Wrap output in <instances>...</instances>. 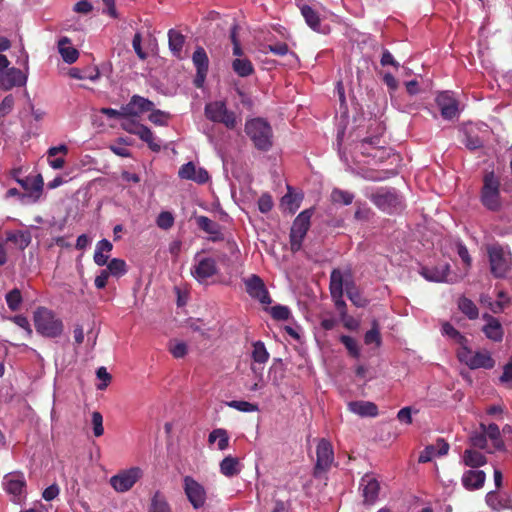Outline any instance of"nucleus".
<instances>
[{
	"mask_svg": "<svg viewBox=\"0 0 512 512\" xmlns=\"http://www.w3.org/2000/svg\"><path fill=\"white\" fill-rule=\"evenodd\" d=\"M36 332L47 338H57L64 330L63 321L54 311L46 307H39L33 313Z\"/></svg>",
	"mask_w": 512,
	"mask_h": 512,
	"instance_id": "obj_1",
	"label": "nucleus"
},
{
	"mask_svg": "<svg viewBox=\"0 0 512 512\" xmlns=\"http://www.w3.org/2000/svg\"><path fill=\"white\" fill-rule=\"evenodd\" d=\"M490 271L495 278H504L512 269V252L508 245L493 243L486 248Z\"/></svg>",
	"mask_w": 512,
	"mask_h": 512,
	"instance_id": "obj_2",
	"label": "nucleus"
},
{
	"mask_svg": "<svg viewBox=\"0 0 512 512\" xmlns=\"http://www.w3.org/2000/svg\"><path fill=\"white\" fill-rule=\"evenodd\" d=\"M245 132L257 149L267 151L272 147V128L266 120L262 118L247 120Z\"/></svg>",
	"mask_w": 512,
	"mask_h": 512,
	"instance_id": "obj_3",
	"label": "nucleus"
},
{
	"mask_svg": "<svg viewBox=\"0 0 512 512\" xmlns=\"http://www.w3.org/2000/svg\"><path fill=\"white\" fill-rule=\"evenodd\" d=\"M457 358L471 370H489L495 366V360L493 359L490 351L486 349L473 351L467 345H462L457 350Z\"/></svg>",
	"mask_w": 512,
	"mask_h": 512,
	"instance_id": "obj_4",
	"label": "nucleus"
},
{
	"mask_svg": "<svg viewBox=\"0 0 512 512\" xmlns=\"http://www.w3.org/2000/svg\"><path fill=\"white\" fill-rule=\"evenodd\" d=\"M480 199L483 206L493 212L502 206L500 182L493 172L484 176Z\"/></svg>",
	"mask_w": 512,
	"mask_h": 512,
	"instance_id": "obj_5",
	"label": "nucleus"
},
{
	"mask_svg": "<svg viewBox=\"0 0 512 512\" xmlns=\"http://www.w3.org/2000/svg\"><path fill=\"white\" fill-rule=\"evenodd\" d=\"M204 112L208 120L221 123L228 129H234L237 126L238 121L235 113L229 110L222 100L207 103Z\"/></svg>",
	"mask_w": 512,
	"mask_h": 512,
	"instance_id": "obj_6",
	"label": "nucleus"
},
{
	"mask_svg": "<svg viewBox=\"0 0 512 512\" xmlns=\"http://www.w3.org/2000/svg\"><path fill=\"white\" fill-rule=\"evenodd\" d=\"M371 201L380 210L389 214L404 208L402 196L395 189L380 188L371 195Z\"/></svg>",
	"mask_w": 512,
	"mask_h": 512,
	"instance_id": "obj_7",
	"label": "nucleus"
},
{
	"mask_svg": "<svg viewBox=\"0 0 512 512\" xmlns=\"http://www.w3.org/2000/svg\"><path fill=\"white\" fill-rule=\"evenodd\" d=\"M121 127L129 134L138 136L153 152H159L161 150L160 139L154 135L148 126L133 119V117L124 118V121L121 123Z\"/></svg>",
	"mask_w": 512,
	"mask_h": 512,
	"instance_id": "obj_8",
	"label": "nucleus"
},
{
	"mask_svg": "<svg viewBox=\"0 0 512 512\" xmlns=\"http://www.w3.org/2000/svg\"><path fill=\"white\" fill-rule=\"evenodd\" d=\"M143 474L142 468L133 466L120 470L110 478L109 483L116 492L124 493L129 491L143 477Z\"/></svg>",
	"mask_w": 512,
	"mask_h": 512,
	"instance_id": "obj_9",
	"label": "nucleus"
},
{
	"mask_svg": "<svg viewBox=\"0 0 512 512\" xmlns=\"http://www.w3.org/2000/svg\"><path fill=\"white\" fill-rule=\"evenodd\" d=\"M3 489L15 503H21L26 497V479L21 471L7 473L2 480Z\"/></svg>",
	"mask_w": 512,
	"mask_h": 512,
	"instance_id": "obj_10",
	"label": "nucleus"
},
{
	"mask_svg": "<svg viewBox=\"0 0 512 512\" xmlns=\"http://www.w3.org/2000/svg\"><path fill=\"white\" fill-rule=\"evenodd\" d=\"M311 210L302 211L294 220L290 231V244L292 251L300 250L303 239L310 227Z\"/></svg>",
	"mask_w": 512,
	"mask_h": 512,
	"instance_id": "obj_11",
	"label": "nucleus"
},
{
	"mask_svg": "<svg viewBox=\"0 0 512 512\" xmlns=\"http://www.w3.org/2000/svg\"><path fill=\"white\" fill-rule=\"evenodd\" d=\"M184 493L194 509L203 508L207 500L205 487L192 476L183 478Z\"/></svg>",
	"mask_w": 512,
	"mask_h": 512,
	"instance_id": "obj_12",
	"label": "nucleus"
},
{
	"mask_svg": "<svg viewBox=\"0 0 512 512\" xmlns=\"http://www.w3.org/2000/svg\"><path fill=\"white\" fill-rule=\"evenodd\" d=\"M217 272L218 267L213 258H198V255L195 257L194 264L191 267V275L198 283L207 285L209 283V279L216 275Z\"/></svg>",
	"mask_w": 512,
	"mask_h": 512,
	"instance_id": "obj_13",
	"label": "nucleus"
},
{
	"mask_svg": "<svg viewBox=\"0 0 512 512\" xmlns=\"http://www.w3.org/2000/svg\"><path fill=\"white\" fill-rule=\"evenodd\" d=\"M24 59L23 65L25 71L17 69L15 67L7 69L0 75V87L4 90H10L15 86H24L27 83V71H28V54L22 49Z\"/></svg>",
	"mask_w": 512,
	"mask_h": 512,
	"instance_id": "obj_14",
	"label": "nucleus"
},
{
	"mask_svg": "<svg viewBox=\"0 0 512 512\" xmlns=\"http://www.w3.org/2000/svg\"><path fill=\"white\" fill-rule=\"evenodd\" d=\"M421 276L430 282H456L457 276L450 272V265L446 262L434 266H422L419 270Z\"/></svg>",
	"mask_w": 512,
	"mask_h": 512,
	"instance_id": "obj_15",
	"label": "nucleus"
},
{
	"mask_svg": "<svg viewBox=\"0 0 512 512\" xmlns=\"http://www.w3.org/2000/svg\"><path fill=\"white\" fill-rule=\"evenodd\" d=\"M436 104L440 110L441 116L446 120H452L459 116V102L451 91L440 92L436 96Z\"/></svg>",
	"mask_w": 512,
	"mask_h": 512,
	"instance_id": "obj_16",
	"label": "nucleus"
},
{
	"mask_svg": "<svg viewBox=\"0 0 512 512\" xmlns=\"http://www.w3.org/2000/svg\"><path fill=\"white\" fill-rule=\"evenodd\" d=\"M316 456L315 475L318 476L329 470L334 462L333 447L328 440L324 438L319 440L316 447Z\"/></svg>",
	"mask_w": 512,
	"mask_h": 512,
	"instance_id": "obj_17",
	"label": "nucleus"
},
{
	"mask_svg": "<svg viewBox=\"0 0 512 512\" xmlns=\"http://www.w3.org/2000/svg\"><path fill=\"white\" fill-rule=\"evenodd\" d=\"M246 292L262 304H270L271 298L263 280L255 274L244 279Z\"/></svg>",
	"mask_w": 512,
	"mask_h": 512,
	"instance_id": "obj_18",
	"label": "nucleus"
},
{
	"mask_svg": "<svg viewBox=\"0 0 512 512\" xmlns=\"http://www.w3.org/2000/svg\"><path fill=\"white\" fill-rule=\"evenodd\" d=\"M359 489L365 504H374L379 496L380 483L373 474H366L361 478Z\"/></svg>",
	"mask_w": 512,
	"mask_h": 512,
	"instance_id": "obj_19",
	"label": "nucleus"
},
{
	"mask_svg": "<svg viewBox=\"0 0 512 512\" xmlns=\"http://www.w3.org/2000/svg\"><path fill=\"white\" fill-rule=\"evenodd\" d=\"M482 318L485 321L482 332L486 338L493 342H501L504 338V329L500 321L488 313H484Z\"/></svg>",
	"mask_w": 512,
	"mask_h": 512,
	"instance_id": "obj_20",
	"label": "nucleus"
},
{
	"mask_svg": "<svg viewBox=\"0 0 512 512\" xmlns=\"http://www.w3.org/2000/svg\"><path fill=\"white\" fill-rule=\"evenodd\" d=\"M181 179L193 180L199 184L206 183L209 180L208 172L201 167H196L193 162L182 165L178 171Z\"/></svg>",
	"mask_w": 512,
	"mask_h": 512,
	"instance_id": "obj_21",
	"label": "nucleus"
},
{
	"mask_svg": "<svg viewBox=\"0 0 512 512\" xmlns=\"http://www.w3.org/2000/svg\"><path fill=\"white\" fill-rule=\"evenodd\" d=\"M486 474L482 470L470 469L461 477L462 485L469 491L478 490L484 486Z\"/></svg>",
	"mask_w": 512,
	"mask_h": 512,
	"instance_id": "obj_22",
	"label": "nucleus"
},
{
	"mask_svg": "<svg viewBox=\"0 0 512 512\" xmlns=\"http://www.w3.org/2000/svg\"><path fill=\"white\" fill-rule=\"evenodd\" d=\"M449 451V444L444 439H438L435 444L428 445L420 453L418 461L420 463H427L436 456H444Z\"/></svg>",
	"mask_w": 512,
	"mask_h": 512,
	"instance_id": "obj_23",
	"label": "nucleus"
},
{
	"mask_svg": "<svg viewBox=\"0 0 512 512\" xmlns=\"http://www.w3.org/2000/svg\"><path fill=\"white\" fill-rule=\"evenodd\" d=\"M16 181L24 190L28 191V194H26L27 197L33 198L34 201L40 198L43 191V179L41 175L26 177L24 179L17 178Z\"/></svg>",
	"mask_w": 512,
	"mask_h": 512,
	"instance_id": "obj_24",
	"label": "nucleus"
},
{
	"mask_svg": "<svg viewBox=\"0 0 512 512\" xmlns=\"http://www.w3.org/2000/svg\"><path fill=\"white\" fill-rule=\"evenodd\" d=\"M196 223L201 230L210 235L209 240L213 242L223 240L221 226L217 222L212 221L207 216L201 215L196 217Z\"/></svg>",
	"mask_w": 512,
	"mask_h": 512,
	"instance_id": "obj_25",
	"label": "nucleus"
},
{
	"mask_svg": "<svg viewBox=\"0 0 512 512\" xmlns=\"http://www.w3.org/2000/svg\"><path fill=\"white\" fill-rule=\"evenodd\" d=\"M168 44L169 50L174 57L180 60L184 59L183 47L185 44V36L181 32L170 29L168 31Z\"/></svg>",
	"mask_w": 512,
	"mask_h": 512,
	"instance_id": "obj_26",
	"label": "nucleus"
},
{
	"mask_svg": "<svg viewBox=\"0 0 512 512\" xmlns=\"http://www.w3.org/2000/svg\"><path fill=\"white\" fill-rule=\"evenodd\" d=\"M58 52L67 64H73L79 58L78 50L72 46L71 40L66 36L58 40Z\"/></svg>",
	"mask_w": 512,
	"mask_h": 512,
	"instance_id": "obj_27",
	"label": "nucleus"
},
{
	"mask_svg": "<svg viewBox=\"0 0 512 512\" xmlns=\"http://www.w3.org/2000/svg\"><path fill=\"white\" fill-rule=\"evenodd\" d=\"M348 409L361 417H375L378 414V407L370 401H351Z\"/></svg>",
	"mask_w": 512,
	"mask_h": 512,
	"instance_id": "obj_28",
	"label": "nucleus"
},
{
	"mask_svg": "<svg viewBox=\"0 0 512 512\" xmlns=\"http://www.w3.org/2000/svg\"><path fill=\"white\" fill-rule=\"evenodd\" d=\"M480 429L486 433L487 439H489L492 443L494 450L504 451L505 444L501 436V431L498 425L491 423L489 425H485L484 423L480 424Z\"/></svg>",
	"mask_w": 512,
	"mask_h": 512,
	"instance_id": "obj_29",
	"label": "nucleus"
},
{
	"mask_svg": "<svg viewBox=\"0 0 512 512\" xmlns=\"http://www.w3.org/2000/svg\"><path fill=\"white\" fill-rule=\"evenodd\" d=\"M219 468L222 475L231 478L241 472L242 465L238 458L229 455L220 462Z\"/></svg>",
	"mask_w": 512,
	"mask_h": 512,
	"instance_id": "obj_30",
	"label": "nucleus"
},
{
	"mask_svg": "<svg viewBox=\"0 0 512 512\" xmlns=\"http://www.w3.org/2000/svg\"><path fill=\"white\" fill-rule=\"evenodd\" d=\"M113 249L112 243L107 239H102L98 241L96 244L95 252H94V262L98 266H104L107 264L109 259V254Z\"/></svg>",
	"mask_w": 512,
	"mask_h": 512,
	"instance_id": "obj_31",
	"label": "nucleus"
},
{
	"mask_svg": "<svg viewBox=\"0 0 512 512\" xmlns=\"http://www.w3.org/2000/svg\"><path fill=\"white\" fill-rule=\"evenodd\" d=\"M461 459L465 466L471 467L472 469L479 468L487 463L486 456L473 449H466Z\"/></svg>",
	"mask_w": 512,
	"mask_h": 512,
	"instance_id": "obj_32",
	"label": "nucleus"
},
{
	"mask_svg": "<svg viewBox=\"0 0 512 512\" xmlns=\"http://www.w3.org/2000/svg\"><path fill=\"white\" fill-rule=\"evenodd\" d=\"M252 347L253 349L251 357L254 363L252 364L251 369L253 370V372H257L259 368L256 366V364L264 365L269 359V353L262 341L254 342L252 344Z\"/></svg>",
	"mask_w": 512,
	"mask_h": 512,
	"instance_id": "obj_33",
	"label": "nucleus"
},
{
	"mask_svg": "<svg viewBox=\"0 0 512 512\" xmlns=\"http://www.w3.org/2000/svg\"><path fill=\"white\" fill-rule=\"evenodd\" d=\"M229 435L228 432L223 428H216L212 430L208 435L209 445H216L220 451H225L229 447Z\"/></svg>",
	"mask_w": 512,
	"mask_h": 512,
	"instance_id": "obj_34",
	"label": "nucleus"
},
{
	"mask_svg": "<svg viewBox=\"0 0 512 512\" xmlns=\"http://www.w3.org/2000/svg\"><path fill=\"white\" fill-rule=\"evenodd\" d=\"M485 501L487 505L494 511H501L511 507L510 500L497 493L496 491H490L486 494Z\"/></svg>",
	"mask_w": 512,
	"mask_h": 512,
	"instance_id": "obj_35",
	"label": "nucleus"
},
{
	"mask_svg": "<svg viewBox=\"0 0 512 512\" xmlns=\"http://www.w3.org/2000/svg\"><path fill=\"white\" fill-rule=\"evenodd\" d=\"M380 139L379 137H372L363 139L359 144V149L362 154L367 156L376 157L378 153L383 154L384 151H382L379 147Z\"/></svg>",
	"mask_w": 512,
	"mask_h": 512,
	"instance_id": "obj_36",
	"label": "nucleus"
},
{
	"mask_svg": "<svg viewBox=\"0 0 512 512\" xmlns=\"http://www.w3.org/2000/svg\"><path fill=\"white\" fill-rule=\"evenodd\" d=\"M232 69L239 77H248L254 73L252 62L246 58H235L232 61Z\"/></svg>",
	"mask_w": 512,
	"mask_h": 512,
	"instance_id": "obj_37",
	"label": "nucleus"
},
{
	"mask_svg": "<svg viewBox=\"0 0 512 512\" xmlns=\"http://www.w3.org/2000/svg\"><path fill=\"white\" fill-rule=\"evenodd\" d=\"M300 10H301V14L304 17L307 25L314 31H319L320 18H319L318 13L309 5L301 6Z\"/></svg>",
	"mask_w": 512,
	"mask_h": 512,
	"instance_id": "obj_38",
	"label": "nucleus"
},
{
	"mask_svg": "<svg viewBox=\"0 0 512 512\" xmlns=\"http://www.w3.org/2000/svg\"><path fill=\"white\" fill-rule=\"evenodd\" d=\"M459 310L465 314L470 320H474L479 316V310L475 303L467 297H460L458 300Z\"/></svg>",
	"mask_w": 512,
	"mask_h": 512,
	"instance_id": "obj_39",
	"label": "nucleus"
},
{
	"mask_svg": "<svg viewBox=\"0 0 512 512\" xmlns=\"http://www.w3.org/2000/svg\"><path fill=\"white\" fill-rule=\"evenodd\" d=\"M345 290L350 301L357 307H365L368 300L364 298L353 282L345 283Z\"/></svg>",
	"mask_w": 512,
	"mask_h": 512,
	"instance_id": "obj_40",
	"label": "nucleus"
},
{
	"mask_svg": "<svg viewBox=\"0 0 512 512\" xmlns=\"http://www.w3.org/2000/svg\"><path fill=\"white\" fill-rule=\"evenodd\" d=\"M192 62L196 68V71H208L209 59L203 47L198 46L195 49L192 55Z\"/></svg>",
	"mask_w": 512,
	"mask_h": 512,
	"instance_id": "obj_41",
	"label": "nucleus"
},
{
	"mask_svg": "<svg viewBox=\"0 0 512 512\" xmlns=\"http://www.w3.org/2000/svg\"><path fill=\"white\" fill-rule=\"evenodd\" d=\"M463 143L468 149L475 150L482 146L483 140L475 131L474 127H468L464 132Z\"/></svg>",
	"mask_w": 512,
	"mask_h": 512,
	"instance_id": "obj_42",
	"label": "nucleus"
},
{
	"mask_svg": "<svg viewBox=\"0 0 512 512\" xmlns=\"http://www.w3.org/2000/svg\"><path fill=\"white\" fill-rule=\"evenodd\" d=\"M302 200V196L297 193H293L291 188L288 187V192L282 197V205L285 206L291 213H294L299 207Z\"/></svg>",
	"mask_w": 512,
	"mask_h": 512,
	"instance_id": "obj_43",
	"label": "nucleus"
},
{
	"mask_svg": "<svg viewBox=\"0 0 512 512\" xmlns=\"http://www.w3.org/2000/svg\"><path fill=\"white\" fill-rule=\"evenodd\" d=\"M346 282L348 281L344 279L342 272L338 269H334L330 276V293H343V287Z\"/></svg>",
	"mask_w": 512,
	"mask_h": 512,
	"instance_id": "obj_44",
	"label": "nucleus"
},
{
	"mask_svg": "<svg viewBox=\"0 0 512 512\" xmlns=\"http://www.w3.org/2000/svg\"><path fill=\"white\" fill-rule=\"evenodd\" d=\"M7 240L18 245L21 250H24L30 244L31 237L26 231H15L7 234Z\"/></svg>",
	"mask_w": 512,
	"mask_h": 512,
	"instance_id": "obj_45",
	"label": "nucleus"
},
{
	"mask_svg": "<svg viewBox=\"0 0 512 512\" xmlns=\"http://www.w3.org/2000/svg\"><path fill=\"white\" fill-rule=\"evenodd\" d=\"M510 301V297L504 291H499L497 293V300L489 302L488 308L493 313L498 314L504 311V309L509 305Z\"/></svg>",
	"mask_w": 512,
	"mask_h": 512,
	"instance_id": "obj_46",
	"label": "nucleus"
},
{
	"mask_svg": "<svg viewBox=\"0 0 512 512\" xmlns=\"http://www.w3.org/2000/svg\"><path fill=\"white\" fill-rule=\"evenodd\" d=\"M109 272V275L115 276V277H121L127 272V265L126 262L119 258H113L110 260V262H107V269Z\"/></svg>",
	"mask_w": 512,
	"mask_h": 512,
	"instance_id": "obj_47",
	"label": "nucleus"
},
{
	"mask_svg": "<svg viewBox=\"0 0 512 512\" xmlns=\"http://www.w3.org/2000/svg\"><path fill=\"white\" fill-rule=\"evenodd\" d=\"M285 369L281 359H275L274 363L269 369V377L272 383L276 386L280 385V382L284 378Z\"/></svg>",
	"mask_w": 512,
	"mask_h": 512,
	"instance_id": "obj_48",
	"label": "nucleus"
},
{
	"mask_svg": "<svg viewBox=\"0 0 512 512\" xmlns=\"http://www.w3.org/2000/svg\"><path fill=\"white\" fill-rule=\"evenodd\" d=\"M149 512H171L169 504L161 493L156 492L152 497Z\"/></svg>",
	"mask_w": 512,
	"mask_h": 512,
	"instance_id": "obj_49",
	"label": "nucleus"
},
{
	"mask_svg": "<svg viewBox=\"0 0 512 512\" xmlns=\"http://www.w3.org/2000/svg\"><path fill=\"white\" fill-rule=\"evenodd\" d=\"M442 334L455 340L460 344V347L462 345H467V339L448 322L442 325Z\"/></svg>",
	"mask_w": 512,
	"mask_h": 512,
	"instance_id": "obj_50",
	"label": "nucleus"
},
{
	"mask_svg": "<svg viewBox=\"0 0 512 512\" xmlns=\"http://www.w3.org/2000/svg\"><path fill=\"white\" fill-rule=\"evenodd\" d=\"M331 200L334 203L350 205L354 200V194L349 191L335 188L331 192Z\"/></svg>",
	"mask_w": 512,
	"mask_h": 512,
	"instance_id": "obj_51",
	"label": "nucleus"
},
{
	"mask_svg": "<svg viewBox=\"0 0 512 512\" xmlns=\"http://www.w3.org/2000/svg\"><path fill=\"white\" fill-rule=\"evenodd\" d=\"M133 105H135L137 109V116H140L141 114L145 112H150L155 107L154 103L150 101L147 98H144L139 95H133Z\"/></svg>",
	"mask_w": 512,
	"mask_h": 512,
	"instance_id": "obj_52",
	"label": "nucleus"
},
{
	"mask_svg": "<svg viewBox=\"0 0 512 512\" xmlns=\"http://www.w3.org/2000/svg\"><path fill=\"white\" fill-rule=\"evenodd\" d=\"M150 112L151 113L148 116V119L150 122H152L153 124H155L157 126H167L168 125V122L171 118L170 113L159 110V109H155V108H153V110H151Z\"/></svg>",
	"mask_w": 512,
	"mask_h": 512,
	"instance_id": "obj_53",
	"label": "nucleus"
},
{
	"mask_svg": "<svg viewBox=\"0 0 512 512\" xmlns=\"http://www.w3.org/2000/svg\"><path fill=\"white\" fill-rule=\"evenodd\" d=\"M228 407L233 408L240 412H256L259 410L257 404L250 403L244 400H232L226 403Z\"/></svg>",
	"mask_w": 512,
	"mask_h": 512,
	"instance_id": "obj_54",
	"label": "nucleus"
},
{
	"mask_svg": "<svg viewBox=\"0 0 512 512\" xmlns=\"http://www.w3.org/2000/svg\"><path fill=\"white\" fill-rule=\"evenodd\" d=\"M8 308L11 311H17L22 303V295L19 289L15 288L5 296Z\"/></svg>",
	"mask_w": 512,
	"mask_h": 512,
	"instance_id": "obj_55",
	"label": "nucleus"
},
{
	"mask_svg": "<svg viewBox=\"0 0 512 512\" xmlns=\"http://www.w3.org/2000/svg\"><path fill=\"white\" fill-rule=\"evenodd\" d=\"M364 342L366 345L374 343L377 347L381 345V336L377 321H373L372 328L365 333Z\"/></svg>",
	"mask_w": 512,
	"mask_h": 512,
	"instance_id": "obj_56",
	"label": "nucleus"
},
{
	"mask_svg": "<svg viewBox=\"0 0 512 512\" xmlns=\"http://www.w3.org/2000/svg\"><path fill=\"white\" fill-rule=\"evenodd\" d=\"M341 343L345 346V348L348 350L349 354L354 358L360 357V348L358 346L357 341L348 335H342L340 337Z\"/></svg>",
	"mask_w": 512,
	"mask_h": 512,
	"instance_id": "obj_57",
	"label": "nucleus"
},
{
	"mask_svg": "<svg viewBox=\"0 0 512 512\" xmlns=\"http://www.w3.org/2000/svg\"><path fill=\"white\" fill-rule=\"evenodd\" d=\"M263 53H273L278 56H284L289 53L288 45L284 42H278L275 44L264 45L262 48Z\"/></svg>",
	"mask_w": 512,
	"mask_h": 512,
	"instance_id": "obj_58",
	"label": "nucleus"
},
{
	"mask_svg": "<svg viewBox=\"0 0 512 512\" xmlns=\"http://www.w3.org/2000/svg\"><path fill=\"white\" fill-rule=\"evenodd\" d=\"M174 216L169 211H162L156 219V224L163 230H168L174 225Z\"/></svg>",
	"mask_w": 512,
	"mask_h": 512,
	"instance_id": "obj_59",
	"label": "nucleus"
},
{
	"mask_svg": "<svg viewBox=\"0 0 512 512\" xmlns=\"http://www.w3.org/2000/svg\"><path fill=\"white\" fill-rule=\"evenodd\" d=\"M469 441L473 447L479 449H486L487 447L486 433H484L481 429L480 431L473 432L469 437Z\"/></svg>",
	"mask_w": 512,
	"mask_h": 512,
	"instance_id": "obj_60",
	"label": "nucleus"
},
{
	"mask_svg": "<svg viewBox=\"0 0 512 512\" xmlns=\"http://www.w3.org/2000/svg\"><path fill=\"white\" fill-rule=\"evenodd\" d=\"M92 425H93V433L96 437H100L104 433L103 428V417L100 412L94 411L92 413Z\"/></svg>",
	"mask_w": 512,
	"mask_h": 512,
	"instance_id": "obj_61",
	"label": "nucleus"
},
{
	"mask_svg": "<svg viewBox=\"0 0 512 512\" xmlns=\"http://www.w3.org/2000/svg\"><path fill=\"white\" fill-rule=\"evenodd\" d=\"M271 315L276 320H287L290 317V310L287 306L275 305L271 308Z\"/></svg>",
	"mask_w": 512,
	"mask_h": 512,
	"instance_id": "obj_62",
	"label": "nucleus"
},
{
	"mask_svg": "<svg viewBox=\"0 0 512 512\" xmlns=\"http://www.w3.org/2000/svg\"><path fill=\"white\" fill-rule=\"evenodd\" d=\"M97 378L101 381L97 384V389L104 390L111 381V375L107 372L105 367H100L96 372Z\"/></svg>",
	"mask_w": 512,
	"mask_h": 512,
	"instance_id": "obj_63",
	"label": "nucleus"
},
{
	"mask_svg": "<svg viewBox=\"0 0 512 512\" xmlns=\"http://www.w3.org/2000/svg\"><path fill=\"white\" fill-rule=\"evenodd\" d=\"M500 382L512 387V357L503 368V374L500 377Z\"/></svg>",
	"mask_w": 512,
	"mask_h": 512,
	"instance_id": "obj_64",
	"label": "nucleus"
}]
</instances>
